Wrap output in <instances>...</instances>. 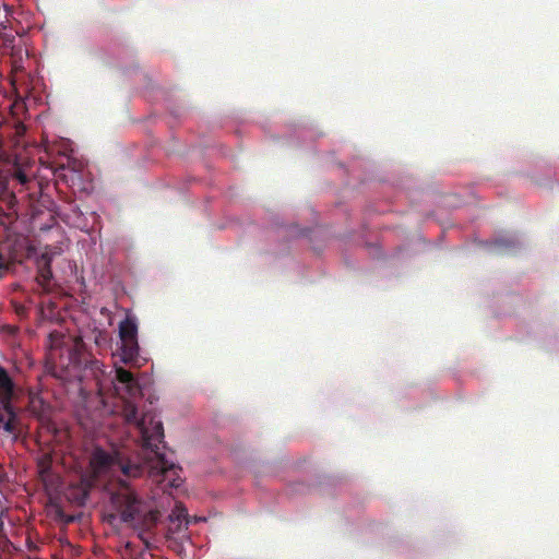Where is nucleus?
I'll return each instance as SVG.
<instances>
[{"label": "nucleus", "mask_w": 559, "mask_h": 559, "mask_svg": "<svg viewBox=\"0 0 559 559\" xmlns=\"http://www.w3.org/2000/svg\"><path fill=\"white\" fill-rule=\"evenodd\" d=\"M10 13H11L10 7L3 5L2 8H0V26L2 28H7L8 27L9 14Z\"/></svg>", "instance_id": "nucleus-8"}, {"label": "nucleus", "mask_w": 559, "mask_h": 559, "mask_svg": "<svg viewBox=\"0 0 559 559\" xmlns=\"http://www.w3.org/2000/svg\"><path fill=\"white\" fill-rule=\"evenodd\" d=\"M55 254V252H50L48 249L41 254V259L45 261V264L39 270V276L43 283H48L52 277L50 263Z\"/></svg>", "instance_id": "nucleus-7"}, {"label": "nucleus", "mask_w": 559, "mask_h": 559, "mask_svg": "<svg viewBox=\"0 0 559 559\" xmlns=\"http://www.w3.org/2000/svg\"><path fill=\"white\" fill-rule=\"evenodd\" d=\"M13 40H14L13 36H7V38H5L7 43H12Z\"/></svg>", "instance_id": "nucleus-12"}, {"label": "nucleus", "mask_w": 559, "mask_h": 559, "mask_svg": "<svg viewBox=\"0 0 559 559\" xmlns=\"http://www.w3.org/2000/svg\"><path fill=\"white\" fill-rule=\"evenodd\" d=\"M201 518H193L192 520L188 516L187 509L181 504L177 503L169 514L170 530L173 532H180L186 530L188 525L193 521H201Z\"/></svg>", "instance_id": "nucleus-3"}, {"label": "nucleus", "mask_w": 559, "mask_h": 559, "mask_svg": "<svg viewBox=\"0 0 559 559\" xmlns=\"http://www.w3.org/2000/svg\"><path fill=\"white\" fill-rule=\"evenodd\" d=\"M38 472L44 485L49 488L53 484L50 459L45 455L38 461Z\"/></svg>", "instance_id": "nucleus-6"}, {"label": "nucleus", "mask_w": 559, "mask_h": 559, "mask_svg": "<svg viewBox=\"0 0 559 559\" xmlns=\"http://www.w3.org/2000/svg\"><path fill=\"white\" fill-rule=\"evenodd\" d=\"M17 415L11 404V400L8 403H0V424L5 432L15 435L16 432Z\"/></svg>", "instance_id": "nucleus-4"}, {"label": "nucleus", "mask_w": 559, "mask_h": 559, "mask_svg": "<svg viewBox=\"0 0 559 559\" xmlns=\"http://www.w3.org/2000/svg\"><path fill=\"white\" fill-rule=\"evenodd\" d=\"M14 392V383L8 371L0 366V403H8Z\"/></svg>", "instance_id": "nucleus-5"}, {"label": "nucleus", "mask_w": 559, "mask_h": 559, "mask_svg": "<svg viewBox=\"0 0 559 559\" xmlns=\"http://www.w3.org/2000/svg\"><path fill=\"white\" fill-rule=\"evenodd\" d=\"M120 360L124 364H133L139 356L138 322L136 318L127 314L119 324Z\"/></svg>", "instance_id": "nucleus-2"}, {"label": "nucleus", "mask_w": 559, "mask_h": 559, "mask_svg": "<svg viewBox=\"0 0 559 559\" xmlns=\"http://www.w3.org/2000/svg\"><path fill=\"white\" fill-rule=\"evenodd\" d=\"M9 271V264L4 255L0 252V278Z\"/></svg>", "instance_id": "nucleus-10"}, {"label": "nucleus", "mask_w": 559, "mask_h": 559, "mask_svg": "<svg viewBox=\"0 0 559 559\" xmlns=\"http://www.w3.org/2000/svg\"><path fill=\"white\" fill-rule=\"evenodd\" d=\"M85 372L94 377L100 394L114 388L123 400L121 415L124 421L134 425L141 435V461L126 459L121 450L106 451L95 448L91 466L96 477H108L112 486L109 492L112 511L110 518L133 527L138 536L146 543V532L156 523L158 512L153 501L142 499L128 485V480L141 476L146 469L152 481L165 491L181 485L180 467L165 451L162 421L151 414L138 417V408L129 399L141 395V390L132 373L123 368L107 370L99 360H92Z\"/></svg>", "instance_id": "nucleus-1"}, {"label": "nucleus", "mask_w": 559, "mask_h": 559, "mask_svg": "<svg viewBox=\"0 0 559 559\" xmlns=\"http://www.w3.org/2000/svg\"><path fill=\"white\" fill-rule=\"evenodd\" d=\"M14 176L21 185H25L28 181V177L23 170H17Z\"/></svg>", "instance_id": "nucleus-11"}, {"label": "nucleus", "mask_w": 559, "mask_h": 559, "mask_svg": "<svg viewBox=\"0 0 559 559\" xmlns=\"http://www.w3.org/2000/svg\"><path fill=\"white\" fill-rule=\"evenodd\" d=\"M71 171H72V178L73 177H79V174H78V171L75 169H72Z\"/></svg>", "instance_id": "nucleus-13"}, {"label": "nucleus", "mask_w": 559, "mask_h": 559, "mask_svg": "<svg viewBox=\"0 0 559 559\" xmlns=\"http://www.w3.org/2000/svg\"><path fill=\"white\" fill-rule=\"evenodd\" d=\"M516 243L514 238H499L495 240V245L500 248H510Z\"/></svg>", "instance_id": "nucleus-9"}]
</instances>
